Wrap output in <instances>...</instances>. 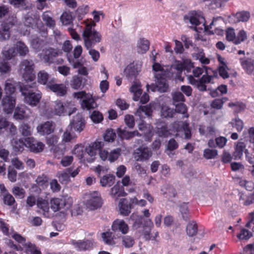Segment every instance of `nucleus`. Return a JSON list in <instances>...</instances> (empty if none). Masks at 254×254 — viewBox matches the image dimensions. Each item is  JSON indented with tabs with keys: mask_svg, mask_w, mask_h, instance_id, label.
I'll return each instance as SVG.
<instances>
[{
	"mask_svg": "<svg viewBox=\"0 0 254 254\" xmlns=\"http://www.w3.org/2000/svg\"><path fill=\"white\" fill-rule=\"evenodd\" d=\"M85 28L82 34L84 46L87 50H89L97 43L101 42L102 36L97 31L94 27L96 23L91 20H86L83 22Z\"/></svg>",
	"mask_w": 254,
	"mask_h": 254,
	"instance_id": "obj_1",
	"label": "nucleus"
},
{
	"mask_svg": "<svg viewBox=\"0 0 254 254\" xmlns=\"http://www.w3.org/2000/svg\"><path fill=\"white\" fill-rule=\"evenodd\" d=\"M185 19H188L191 24V27L193 30L197 32H200L203 29L205 31L212 29L213 26L217 25V20L220 19L221 17L215 18L208 26H206L204 17L200 12L192 11L189 13L184 17Z\"/></svg>",
	"mask_w": 254,
	"mask_h": 254,
	"instance_id": "obj_2",
	"label": "nucleus"
},
{
	"mask_svg": "<svg viewBox=\"0 0 254 254\" xmlns=\"http://www.w3.org/2000/svg\"><path fill=\"white\" fill-rule=\"evenodd\" d=\"M31 86L23 85L20 86V91L24 96V102L31 106H36L40 102L42 96L39 91H35L31 89Z\"/></svg>",
	"mask_w": 254,
	"mask_h": 254,
	"instance_id": "obj_3",
	"label": "nucleus"
},
{
	"mask_svg": "<svg viewBox=\"0 0 254 254\" xmlns=\"http://www.w3.org/2000/svg\"><path fill=\"white\" fill-rule=\"evenodd\" d=\"M20 72L26 81H32L35 78V64L32 60H24L19 64Z\"/></svg>",
	"mask_w": 254,
	"mask_h": 254,
	"instance_id": "obj_4",
	"label": "nucleus"
},
{
	"mask_svg": "<svg viewBox=\"0 0 254 254\" xmlns=\"http://www.w3.org/2000/svg\"><path fill=\"white\" fill-rule=\"evenodd\" d=\"M72 203V199L68 196H64L62 198H54L51 199V208L54 212L60 211L62 208H69Z\"/></svg>",
	"mask_w": 254,
	"mask_h": 254,
	"instance_id": "obj_5",
	"label": "nucleus"
},
{
	"mask_svg": "<svg viewBox=\"0 0 254 254\" xmlns=\"http://www.w3.org/2000/svg\"><path fill=\"white\" fill-rule=\"evenodd\" d=\"M213 76L208 75H203L201 78L195 79L191 75H188V79L191 85L195 86L200 91L206 90V84L213 83Z\"/></svg>",
	"mask_w": 254,
	"mask_h": 254,
	"instance_id": "obj_6",
	"label": "nucleus"
},
{
	"mask_svg": "<svg viewBox=\"0 0 254 254\" xmlns=\"http://www.w3.org/2000/svg\"><path fill=\"white\" fill-rule=\"evenodd\" d=\"M62 54L59 50L48 48L43 50L39 55L40 57L45 63L50 64L56 62V58Z\"/></svg>",
	"mask_w": 254,
	"mask_h": 254,
	"instance_id": "obj_7",
	"label": "nucleus"
},
{
	"mask_svg": "<svg viewBox=\"0 0 254 254\" xmlns=\"http://www.w3.org/2000/svg\"><path fill=\"white\" fill-rule=\"evenodd\" d=\"M16 17L13 14L6 19L5 22L2 25V29L0 30V40L3 41L8 39L10 37L9 29L17 23Z\"/></svg>",
	"mask_w": 254,
	"mask_h": 254,
	"instance_id": "obj_8",
	"label": "nucleus"
},
{
	"mask_svg": "<svg viewBox=\"0 0 254 254\" xmlns=\"http://www.w3.org/2000/svg\"><path fill=\"white\" fill-rule=\"evenodd\" d=\"M86 207L90 210L96 209L100 207L102 202L100 193L98 191H93L87 195Z\"/></svg>",
	"mask_w": 254,
	"mask_h": 254,
	"instance_id": "obj_9",
	"label": "nucleus"
},
{
	"mask_svg": "<svg viewBox=\"0 0 254 254\" xmlns=\"http://www.w3.org/2000/svg\"><path fill=\"white\" fill-rule=\"evenodd\" d=\"M47 88L60 97L65 96L67 90V88L65 84L57 83L56 79L54 78H52L49 81L47 84Z\"/></svg>",
	"mask_w": 254,
	"mask_h": 254,
	"instance_id": "obj_10",
	"label": "nucleus"
},
{
	"mask_svg": "<svg viewBox=\"0 0 254 254\" xmlns=\"http://www.w3.org/2000/svg\"><path fill=\"white\" fill-rule=\"evenodd\" d=\"M154 76L156 78V85H152L150 86L151 90L152 91L158 90L161 92L167 91L168 85L166 82V78L169 76H161L159 73H155Z\"/></svg>",
	"mask_w": 254,
	"mask_h": 254,
	"instance_id": "obj_11",
	"label": "nucleus"
},
{
	"mask_svg": "<svg viewBox=\"0 0 254 254\" xmlns=\"http://www.w3.org/2000/svg\"><path fill=\"white\" fill-rule=\"evenodd\" d=\"M151 150L147 147L141 146L134 150L133 155L137 161H145L148 160L152 156Z\"/></svg>",
	"mask_w": 254,
	"mask_h": 254,
	"instance_id": "obj_12",
	"label": "nucleus"
},
{
	"mask_svg": "<svg viewBox=\"0 0 254 254\" xmlns=\"http://www.w3.org/2000/svg\"><path fill=\"white\" fill-rule=\"evenodd\" d=\"M103 146V143L100 141L95 142L92 146H89L85 149L84 158L88 162H92L94 160L95 156L97 153V150L100 149Z\"/></svg>",
	"mask_w": 254,
	"mask_h": 254,
	"instance_id": "obj_13",
	"label": "nucleus"
},
{
	"mask_svg": "<svg viewBox=\"0 0 254 254\" xmlns=\"http://www.w3.org/2000/svg\"><path fill=\"white\" fill-rule=\"evenodd\" d=\"M15 104L16 98L13 95H6L1 100L3 111L6 114H10L12 112Z\"/></svg>",
	"mask_w": 254,
	"mask_h": 254,
	"instance_id": "obj_14",
	"label": "nucleus"
},
{
	"mask_svg": "<svg viewBox=\"0 0 254 254\" xmlns=\"http://www.w3.org/2000/svg\"><path fill=\"white\" fill-rule=\"evenodd\" d=\"M121 154V149L116 148L112 150L110 153L106 150H101L99 152L100 158L105 161L108 160L110 162H114L117 160Z\"/></svg>",
	"mask_w": 254,
	"mask_h": 254,
	"instance_id": "obj_15",
	"label": "nucleus"
},
{
	"mask_svg": "<svg viewBox=\"0 0 254 254\" xmlns=\"http://www.w3.org/2000/svg\"><path fill=\"white\" fill-rule=\"evenodd\" d=\"M25 147L34 153L42 152L45 147V144L35 140L33 137H28L25 139Z\"/></svg>",
	"mask_w": 254,
	"mask_h": 254,
	"instance_id": "obj_16",
	"label": "nucleus"
},
{
	"mask_svg": "<svg viewBox=\"0 0 254 254\" xmlns=\"http://www.w3.org/2000/svg\"><path fill=\"white\" fill-rule=\"evenodd\" d=\"M71 106L70 102H63L60 100H57L54 102V113L58 116L64 115L67 110L71 109Z\"/></svg>",
	"mask_w": 254,
	"mask_h": 254,
	"instance_id": "obj_17",
	"label": "nucleus"
},
{
	"mask_svg": "<svg viewBox=\"0 0 254 254\" xmlns=\"http://www.w3.org/2000/svg\"><path fill=\"white\" fill-rule=\"evenodd\" d=\"M55 129V124L52 121L46 122L37 127L38 132L42 135L50 134L54 132Z\"/></svg>",
	"mask_w": 254,
	"mask_h": 254,
	"instance_id": "obj_18",
	"label": "nucleus"
},
{
	"mask_svg": "<svg viewBox=\"0 0 254 254\" xmlns=\"http://www.w3.org/2000/svg\"><path fill=\"white\" fill-rule=\"evenodd\" d=\"M241 66L249 74H254V60L249 58L240 59Z\"/></svg>",
	"mask_w": 254,
	"mask_h": 254,
	"instance_id": "obj_19",
	"label": "nucleus"
},
{
	"mask_svg": "<svg viewBox=\"0 0 254 254\" xmlns=\"http://www.w3.org/2000/svg\"><path fill=\"white\" fill-rule=\"evenodd\" d=\"M30 113V112L27 107L24 106H17L15 109L13 117L16 120H23L28 118Z\"/></svg>",
	"mask_w": 254,
	"mask_h": 254,
	"instance_id": "obj_20",
	"label": "nucleus"
},
{
	"mask_svg": "<svg viewBox=\"0 0 254 254\" xmlns=\"http://www.w3.org/2000/svg\"><path fill=\"white\" fill-rule=\"evenodd\" d=\"M112 229L115 232L119 231L125 234L128 232L129 228L123 220L117 219L113 222Z\"/></svg>",
	"mask_w": 254,
	"mask_h": 254,
	"instance_id": "obj_21",
	"label": "nucleus"
},
{
	"mask_svg": "<svg viewBox=\"0 0 254 254\" xmlns=\"http://www.w3.org/2000/svg\"><path fill=\"white\" fill-rule=\"evenodd\" d=\"M70 125L76 130L81 131L84 127V121L82 114L78 113L75 115Z\"/></svg>",
	"mask_w": 254,
	"mask_h": 254,
	"instance_id": "obj_22",
	"label": "nucleus"
},
{
	"mask_svg": "<svg viewBox=\"0 0 254 254\" xmlns=\"http://www.w3.org/2000/svg\"><path fill=\"white\" fill-rule=\"evenodd\" d=\"M119 136L122 138V139H130L135 136H140V133L138 132L137 130H135L133 131H127L125 128H120L118 129V131Z\"/></svg>",
	"mask_w": 254,
	"mask_h": 254,
	"instance_id": "obj_23",
	"label": "nucleus"
},
{
	"mask_svg": "<svg viewBox=\"0 0 254 254\" xmlns=\"http://www.w3.org/2000/svg\"><path fill=\"white\" fill-rule=\"evenodd\" d=\"M243 152H245L247 156L248 150L246 149L245 144L242 142H237L233 154L235 159H240L243 155Z\"/></svg>",
	"mask_w": 254,
	"mask_h": 254,
	"instance_id": "obj_24",
	"label": "nucleus"
},
{
	"mask_svg": "<svg viewBox=\"0 0 254 254\" xmlns=\"http://www.w3.org/2000/svg\"><path fill=\"white\" fill-rule=\"evenodd\" d=\"M119 207L120 212L123 215L127 216L130 212V206L126 199L123 198L120 200Z\"/></svg>",
	"mask_w": 254,
	"mask_h": 254,
	"instance_id": "obj_25",
	"label": "nucleus"
},
{
	"mask_svg": "<svg viewBox=\"0 0 254 254\" xmlns=\"http://www.w3.org/2000/svg\"><path fill=\"white\" fill-rule=\"evenodd\" d=\"M161 191L166 197L169 198L175 197L177 194L176 190L173 187L169 185H164L161 189Z\"/></svg>",
	"mask_w": 254,
	"mask_h": 254,
	"instance_id": "obj_26",
	"label": "nucleus"
},
{
	"mask_svg": "<svg viewBox=\"0 0 254 254\" xmlns=\"http://www.w3.org/2000/svg\"><path fill=\"white\" fill-rule=\"evenodd\" d=\"M157 133L160 137H167L171 134L170 129L165 123L158 125Z\"/></svg>",
	"mask_w": 254,
	"mask_h": 254,
	"instance_id": "obj_27",
	"label": "nucleus"
},
{
	"mask_svg": "<svg viewBox=\"0 0 254 254\" xmlns=\"http://www.w3.org/2000/svg\"><path fill=\"white\" fill-rule=\"evenodd\" d=\"M36 204L39 208L42 210L43 215L46 216H48L50 210L48 201L40 198L38 199Z\"/></svg>",
	"mask_w": 254,
	"mask_h": 254,
	"instance_id": "obj_28",
	"label": "nucleus"
},
{
	"mask_svg": "<svg viewBox=\"0 0 254 254\" xmlns=\"http://www.w3.org/2000/svg\"><path fill=\"white\" fill-rule=\"evenodd\" d=\"M17 54H18L20 56H25L29 53L28 47L22 42H17L14 46Z\"/></svg>",
	"mask_w": 254,
	"mask_h": 254,
	"instance_id": "obj_29",
	"label": "nucleus"
},
{
	"mask_svg": "<svg viewBox=\"0 0 254 254\" xmlns=\"http://www.w3.org/2000/svg\"><path fill=\"white\" fill-rule=\"evenodd\" d=\"M130 91L134 95L133 99L134 101H138L140 98V95L142 93L140 83L134 82L130 88Z\"/></svg>",
	"mask_w": 254,
	"mask_h": 254,
	"instance_id": "obj_30",
	"label": "nucleus"
},
{
	"mask_svg": "<svg viewBox=\"0 0 254 254\" xmlns=\"http://www.w3.org/2000/svg\"><path fill=\"white\" fill-rule=\"evenodd\" d=\"M199 132L200 134L206 137H210L215 135V129L212 126L205 127L203 125L199 126Z\"/></svg>",
	"mask_w": 254,
	"mask_h": 254,
	"instance_id": "obj_31",
	"label": "nucleus"
},
{
	"mask_svg": "<svg viewBox=\"0 0 254 254\" xmlns=\"http://www.w3.org/2000/svg\"><path fill=\"white\" fill-rule=\"evenodd\" d=\"M16 83L12 79H8L5 81L4 90L7 95H12L15 91Z\"/></svg>",
	"mask_w": 254,
	"mask_h": 254,
	"instance_id": "obj_32",
	"label": "nucleus"
},
{
	"mask_svg": "<svg viewBox=\"0 0 254 254\" xmlns=\"http://www.w3.org/2000/svg\"><path fill=\"white\" fill-rule=\"evenodd\" d=\"M149 48V41L144 38L140 39L137 43V52L140 54L145 53Z\"/></svg>",
	"mask_w": 254,
	"mask_h": 254,
	"instance_id": "obj_33",
	"label": "nucleus"
},
{
	"mask_svg": "<svg viewBox=\"0 0 254 254\" xmlns=\"http://www.w3.org/2000/svg\"><path fill=\"white\" fill-rule=\"evenodd\" d=\"M12 148L15 152H21L24 150V146H25V141L17 138H13L11 141Z\"/></svg>",
	"mask_w": 254,
	"mask_h": 254,
	"instance_id": "obj_34",
	"label": "nucleus"
},
{
	"mask_svg": "<svg viewBox=\"0 0 254 254\" xmlns=\"http://www.w3.org/2000/svg\"><path fill=\"white\" fill-rule=\"evenodd\" d=\"M115 177L113 175L108 174L104 176L100 180V184L102 187H110L115 182Z\"/></svg>",
	"mask_w": 254,
	"mask_h": 254,
	"instance_id": "obj_35",
	"label": "nucleus"
},
{
	"mask_svg": "<svg viewBox=\"0 0 254 254\" xmlns=\"http://www.w3.org/2000/svg\"><path fill=\"white\" fill-rule=\"evenodd\" d=\"M3 57L7 60H10L17 56V52L14 47H5L2 52Z\"/></svg>",
	"mask_w": 254,
	"mask_h": 254,
	"instance_id": "obj_36",
	"label": "nucleus"
},
{
	"mask_svg": "<svg viewBox=\"0 0 254 254\" xmlns=\"http://www.w3.org/2000/svg\"><path fill=\"white\" fill-rule=\"evenodd\" d=\"M139 71L133 64H130L127 65L125 69V74L128 78L135 77Z\"/></svg>",
	"mask_w": 254,
	"mask_h": 254,
	"instance_id": "obj_37",
	"label": "nucleus"
},
{
	"mask_svg": "<svg viewBox=\"0 0 254 254\" xmlns=\"http://www.w3.org/2000/svg\"><path fill=\"white\" fill-rule=\"evenodd\" d=\"M111 194L113 196H117V198L118 197L125 196L127 193L125 192L123 187L120 184H116L111 189Z\"/></svg>",
	"mask_w": 254,
	"mask_h": 254,
	"instance_id": "obj_38",
	"label": "nucleus"
},
{
	"mask_svg": "<svg viewBox=\"0 0 254 254\" xmlns=\"http://www.w3.org/2000/svg\"><path fill=\"white\" fill-rule=\"evenodd\" d=\"M82 107L87 110L94 109L97 107V104L95 103L94 100L91 97H85L81 103Z\"/></svg>",
	"mask_w": 254,
	"mask_h": 254,
	"instance_id": "obj_39",
	"label": "nucleus"
},
{
	"mask_svg": "<svg viewBox=\"0 0 254 254\" xmlns=\"http://www.w3.org/2000/svg\"><path fill=\"white\" fill-rule=\"evenodd\" d=\"M70 169L68 168L63 172H59L57 173V177L59 178V181L61 183L66 184L69 180V173Z\"/></svg>",
	"mask_w": 254,
	"mask_h": 254,
	"instance_id": "obj_40",
	"label": "nucleus"
},
{
	"mask_svg": "<svg viewBox=\"0 0 254 254\" xmlns=\"http://www.w3.org/2000/svg\"><path fill=\"white\" fill-rule=\"evenodd\" d=\"M49 78V74L46 71L43 70L40 71L37 74V81L38 82L43 85H46L47 88V84L48 79Z\"/></svg>",
	"mask_w": 254,
	"mask_h": 254,
	"instance_id": "obj_41",
	"label": "nucleus"
},
{
	"mask_svg": "<svg viewBox=\"0 0 254 254\" xmlns=\"http://www.w3.org/2000/svg\"><path fill=\"white\" fill-rule=\"evenodd\" d=\"M175 106V113H178L184 115V117L188 118L189 117V114L187 113L188 108L187 106L183 103H177L174 104Z\"/></svg>",
	"mask_w": 254,
	"mask_h": 254,
	"instance_id": "obj_42",
	"label": "nucleus"
},
{
	"mask_svg": "<svg viewBox=\"0 0 254 254\" xmlns=\"http://www.w3.org/2000/svg\"><path fill=\"white\" fill-rule=\"evenodd\" d=\"M236 22H246L250 17V13L248 11H241L237 12L234 16Z\"/></svg>",
	"mask_w": 254,
	"mask_h": 254,
	"instance_id": "obj_43",
	"label": "nucleus"
},
{
	"mask_svg": "<svg viewBox=\"0 0 254 254\" xmlns=\"http://www.w3.org/2000/svg\"><path fill=\"white\" fill-rule=\"evenodd\" d=\"M153 69L156 72L155 73H159L161 76H170V72L168 71V68L165 69L159 64L155 63L153 66Z\"/></svg>",
	"mask_w": 254,
	"mask_h": 254,
	"instance_id": "obj_44",
	"label": "nucleus"
},
{
	"mask_svg": "<svg viewBox=\"0 0 254 254\" xmlns=\"http://www.w3.org/2000/svg\"><path fill=\"white\" fill-rule=\"evenodd\" d=\"M42 19L47 26L50 27H53L55 25V21L53 19L51 13L46 11L44 12L42 15Z\"/></svg>",
	"mask_w": 254,
	"mask_h": 254,
	"instance_id": "obj_45",
	"label": "nucleus"
},
{
	"mask_svg": "<svg viewBox=\"0 0 254 254\" xmlns=\"http://www.w3.org/2000/svg\"><path fill=\"white\" fill-rule=\"evenodd\" d=\"M186 231L187 234L190 236L195 235L197 232V226L196 223L194 221L190 222L187 226Z\"/></svg>",
	"mask_w": 254,
	"mask_h": 254,
	"instance_id": "obj_46",
	"label": "nucleus"
},
{
	"mask_svg": "<svg viewBox=\"0 0 254 254\" xmlns=\"http://www.w3.org/2000/svg\"><path fill=\"white\" fill-rule=\"evenodd\" d=\"M73 19L72 13L70 11H64L61 16V21L64 25L70 24Z\"/></svg>",
	"mask_w": 254,
	"mask_h": 254,
	"instance_id": "obj_47",
	"label": "nucleus"
},
{
	"mask_svg": "<svg viewBox=\"0 0 254 254\" xmlns=\"http://www.w3.org/2000/svg\"><path fill=\"white\" fill-rule=\"evenodd\" d=\"M114 237L113 233L111 232H106L102 234V238L104 242L109 245L115 244Z\"/></svg>",
	"mask_w": 254,
	"mask_h": 254,
	"instance_id": "obj_48",
	"label": "nucleus"
},
{
	"mask_svg": "<svg viewBox=\"0 0 254 254\" xmlns=\"http://www.w3.org/2000/svg\"><path fill=\"white\" fill-rule=\"evenodd\" d=\"M19 131L21 135L24 136H29L31 134L32 130L31 127L25 123H22L19 127Z\"/></svg>",
	"mask_w": 254,
	"mask_h": 254,
	"instance_id": "obj_49",
	"label": "nucleus"
},
{
	"mask_svg": "<svg viewBox=\"0 0 254 254\" xmlns=\"http://www.w3.org/2000/svg\"><path fill=\"white\" fill-rule=\"evenodd\" d=\"M7 178L11 182H15L17 180V171L12 166L8 167Z\"/></svg>",
	"mask_w": 254,
	"mask_h": 254,
	"instance_id": "obj_50",
	"label": "nucleus"
},
{
	"mask_svg": "<svg viewBox=\"0 0 254 254\" xmlns=\"http://www.w3.org/2000/svg\"><path fill=\"white\" fill-rule=\"evenodd\" d=\"M226 38L227 41L232 42L235 44L236 35L234 29L232 28H228L226 31Z\"/></svg>",
	"mask_w": 254,
	"mask_h": 254,
	"instance_id": "obj_51",
	"label": "nucleus"
},
{
	"mask_svg": "<svg viewBox=\"0 0 254 254\" xmlns=\"http://www.w3.org/2000/svg\"><path fill=\"white\" fill-rule=\"evenodd\" d=\"M116 137V133L112 129H107L104 135L105 140L108 142H113L115 140Z\"/></svg>",
	"mask_w": 254,
	"mask_h": 254,
	"instance_id": "obj_52",
	"label": "nucleus"
},
{
	"mask_svg": "<svg viewBox=\"0 0 254 254\" xmlns=\"http://www.w3.org/2000/svg\"><path fill=\"white\" fill-rule=\"evenodd\" d=\"M90 118L94 123L98 124L103 121V116L100 112L94 111L91 114Z\"/></svg>",
	"mask_w": 254,
	"mask_h": 254,
	"instance_id": "obj_53",
	"label": "nucleus"
},
{
	"mask_svg": "<svg viewBox=\"0 0 254 254\" xmlns=\"http://www.w3.org/2000/svg\"><path fill=\"white\" fill-rule=\"evenodd\" d=\"M175 114L174 111L167 106H163L161 109V115L165 118L173 117Z\"/></svg>",
	"mask_w": 254,
	"mask_h": 254,
	"instance_id": "obj_54",
	"label": "nucleus"
},
{
	"mask_svg": "<svg viewBox=\"0 0 254 254\" xmlns=\"http://www.w3.org/2000/svg\"><path fill=\"white\" fill-rule=\"evenodd\" d=\"M218 154V152L215 149H205L203 151V156L206 159L214 158Z\"/></svg>",
	"mask_w": 254,
	"mask_h": 254,
	"instance_id": "obj_55",
	"label": "nucleus"
},
{
	"mask_svg": "<svg viewBox=\"0 0 254 254\" xmlns=\"http://www.w3.org/2000/svg\"><path fill=\"white\" fill-rule=\"evenodd\" d=\"M82 84V80L80 77L77 75L72 77L70 81V85L72 88L77 89L80 88Z\"/></svg>",
	"mask_w": 254,
	"mask_h": 254,
	"instance_id": "obj_56",
	"label": "nucleus"
},
{
	"mask_svg": "<svg viewBox=\"0 0 254 254\" xmlns=\"http://www.w3.org/2000/svg\"><path fill=\"white\" fill-rule=\"evenodd\" d=\"M228 68L225 63H222V65L219 66V73L220 76L223 78H227L229 75L227 72Z\"/></svg>",
	"mask_w": 254,
	"mask_h": 254,
	"instance_id": "obj_57",
	"label": "nucleus"
},
{
	"mask_svg": "<svg viewBox=\"0 0 254 254\" xmlns=\"http://www.w3.org/2000/svg\"><path fill=\"white\" fill-rule=\"evenodd\" d=\"M90 243L89 241H78L74 243L75 246L79 250H85L88 249L90 246Z\"/></svg>",
	"mask_w": 254,
	"mask_h": 254,
	"instance_id": "obj_58",
	"label": "nucleus"
},
{
	"mask_svg": "<svg viewBox=\"0 0 254 254\" xmlns=\"http://www.w3.org/2000/svg\"><path fill=\"white\" fill-rule=\"evenodd\" d=\"M180 212L182 215L184 219L187 220L189 219V208L188 204L186 203H183L180 206Z\"/></svg>",
	"mask_w": 254,
	"mask_h": 254,
	"instance_id": "obj_59",
	"label": "nucleus"
},
{
	"mask_svg": "<svg viewBox=\"0 0 254 254\" xmlns=\"http://www.w3.org/2000/svg\"><path fill=\"white\" fill-rule=\"evenodd\" d=\"M173 104L179 103V102H184L185 97L183 94L180 92H176L172 95Z\"/></svg>",
	"mask_w": 254,
	"mask_h": 254,
	"instance_id": "obj_60",
	"label": "nucleus"
},
{
	"mask_svg": "<svg viewBox=\"0 0 254 254\" xmlns=\"http://www.w3.org/2000/svg\"><path fill=\"white\" fill-rule=\"evenodd\" d=\"M236 40H235V45L240 44L241 42L245 41L247 39L246 32L244 30H240L237 36H236Z\"/></svg>",
	"mask_w": 254,
	"mask_h": 254,
	"instance_id": "obj_61",
	"label": "nucleus"
},
{
	"mask_svg": "<svg viewBox=\"0 0 254 254\" xmlns=\"http://www.w3.org/2000/svg\"><path fill=\"white\" fill-rule=\"evenodd\" d=\"M12 192L15 196H18L19 198H23L25 196V191L24 190L19 187H14Z\"/></svg>",
	"mask_w": 254,
	"mask_h": 254,
	"instance_id": "obj_62",
	"label": "nucleus"
},
{
	"mask_svg": "<svg viewBox=\"0 0 254 254\" xmlns=\"http://www.w3.org/2000/svg\"><path fill=\"white\" fill-rule=\"evenodd\" d=\"M28 222L33 226H39L42 224L43 221L41 217L32 216L28 218Z\"/></svg>",
	"mask_w": 254,
	"mask_h": 254,
	"instance_id": "obj_63",
	"label": "nucleus"
},
{
	"mask_svg": "<svg viewBox=\"0 0 254 254\" xmlns=\"http://www.w3.org/2000/svg\"><path fill=\"white\" fill-rule=\"evenodd\" d=\"M122 243L126 248H130L133 245L134 241L131 237L127 236L122 238Z\"/></svg>",
	"mask_w": 254,
	"mask_h": 254,
	"instance_id": "obj_64",
	"label": "nucleus"
}]
</instances>
